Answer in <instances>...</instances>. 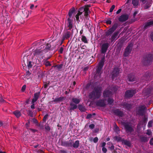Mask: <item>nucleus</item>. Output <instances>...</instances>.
Instances as JSON below:
<instances>
[{
  "label": "nucleus",
  "mask_w": 153,
  "mask_h": 153,
  "mask_svg": "<svg viewBox=\"0 0 153 153\" xmlns=\"http://www.w3.org/2000/svg\"><path fill=\"white\" fill-rule=\"evenodd\" d=\"M102 88L100 86L95 87L93 91L90 93L89 98L93 100L99 98L101 95Z\"/></svg>",
  "instance_id": "f257e3e1"
},
{
  "label": "nucleus",
  "mask_w": 153,
  "mask_h": 153,
  "mask_svg": "<svg viewBox=\"0 0 153 153\" xmlns=\"http://www.w3.org/2000/svg\"><path fill=\"white\" fill-rule=\"evenodd\" d=\"M81 40L82 41L84 42L85 43H87L88 42V41L86 37L83 35H82V38Z\"/></svg>",
  "instance_id": "4c0bfd02"
},
{
  "label": "nucleus",
  "mask_w": 153,
  "mask_h": 153,
  "mask_svg": "<svg viewBox=\"0 0 153 153\" xmlns=\"http://www.w3.org/2000/svg\"><path fill=\"white\" fill-rule=\"evenodd\" d=\"M152 1H150L149 2H148L144 6V9H146L149 8L151 6L152 4Z\"/></svg>",
  "instance_id": "bb28decb"
},
{
  "label": "nucleus",
  "mask_w": 153,
  "mask_h": 153,
  "mask_svg": "<svg viewBox=\"0 0 153 153\" xmlns=\"http://www.w3.org/2000/svg\"><path fill=\"white\" fill-rule=\"evenodd\" d=\"M67 26L69 28L68 29L71 30L73 27V20L70 18H69L67 19Z\"/></svg>",
  "instance_id": "412c9836"
},
{
  "label": "nucleus",
  "mask_w": 153,
  "mask_h": 153,
  "mask_svg": "<svg viewBox=\"0 0 153 153\" xmlns=\"http://www.w3.org/2000/svg\"><path fill=\"white\" fill-rule=\"evenodd\" d=\"M149 75H150V74H149L148 73H146L145 74V75H144V77L145 78V79H146V80H149V77H150Z\"/></svg>",
  "instance_id": "37998d69"
},
{
  "label": "nucleus",
  "mask_w": 153,
  "mask_h": 153,
  "mask_svg": "<svg viewBox=\"0 0 153 153\" xmlns=\"http://www.w3.org/2000/svg\"><path fill=\"white\" fill-rule=\"evenodd\" d=\"M92 115L91 114H88L86 117V118L87 119H89L91 118L92 117Z\"/></svg>",
  "instance_id": "3c124183"
},
{
  "label": "nucleus",
  "mask_w": 153,
  "mask_h": 153,
  "mask_svg": "<svg viewBox=\"0 0 153 153\" xmlns=\"http://www.w3.org/2000/svg\"><path fill=\"white\" fill-rule=\"evenodd\" d=\"M120 71V69L119 68L116 67L114 68L111 73L112 78V79H114L115 78L119 76Z\"/></svg>",
  "instance_id": "ddd939ff"
},
{
  "label": "nucleus",
  "mask_w": 153,
  "mask_h": 153,
  "mask_svg": "<svg viewBox=\"0 0 153 153\" xmlns=\"http://www.w3.org/2000/svg\"><path fill=\"white\" fill-rule=\"evenodd\" d=\"M123 143L125 145L129 147L131 145V143L130 142L126 140H124L123 141Z\"/></svg>",
  "instance_id": "f704fd0d"
},
{
  "label": "nucleus",
  "mask_w": 153,
  "mask_h": 153,
  "mask_svg": "<svg viewBox=\"0 0 153 153\" xmlns=\"http://www.w3.org/2000/svg\"><path fill=\"white\" fill-rule=\"evenodd\" d=\"M121 105L123 106V108L127 109V110H129L131 107V105L127 104L126 102H124Z\"/></svg>",
  "instance_id": "a878e982"
},
{
  "label": "nucleus",
  "mask_w": 153,
  "mask_h": 153,
  "mask_svg": "<svg viewBox=\"0 0 153 153\" xmlns=\"http://www.w3.org/2000/svg\"><path fill=\"white\" fill-rule=\"evenodd\" d=\"M136 92L135 89H130L127 90L125 93V97H131Z\"/></svg>",
  "instance_id": "f8f14e48"
},
{
  "label": "nucleus",
  "mask_w": 153,
  "mask_h": 153,
  "mask_svg": "<svg viewBox=\"0 0 153 153\" xmlns=\"http://www.w3.org/2000/svg\"><path fill=\"white\" fill-rule=\"evenodd\" d=\"M150 144L151 145H153V138H152L150 140Z\"/></svg>",
  "instance_id": "338daca9"
},
{
  "label": "nucleus",
  "mask_w": 153,
  "mask_h": 153,
  "mask_svg": "<svg viewBox=\"0 0 153 153\" xmlns=\"http://www.w3.org/2000/svg\"><path fill=\"white\" fill-rule=\"evenodd\" d=\"M140 140L142 142H147L149 139V138L147 136H143L140 137Z\"/></svg>",
  "instance_id": "c756f323"
},
{
  "label": "nucleus",
  "mask_w": 153,
  "mask_h": 153,
  "mask_svg": "<svg viewBox=\"0 0 153 153\" xmlns=\"http://www.w3.org/2000/svg\"><path fill=\"white\" fill-rule=\"evenodd\" d=\"M133 45L132 43L129 44L128 46L125 49V51L124 53V56L125 57H127L128 56L129 54L131 52L133 47Z\"/></svg>",
  "instance_id": "1a4fd4ad"
},
{
  "label": "nucleus",
  "mask_w": 153,
  "mask_h": 153,
  "mask_svg": "<svg viewBox=\"0 0 153 153\" xmlns=\"http://www.w3.org/2000/svg\"><path fill=\"white\" fill-rule=\"evenodd\" d=\"M107 101L108 104L111 105L114 102V100L112 98H109L107 100Z\"/></svg>",
  "instance_id": "a19ab883"
},
{
  "label": "nucleus",
  "mask_w": 153,
  "mask_h": 153,
  "mask_svg": "<svg viewBox=\"0 0 153 153\" xmlns=\"http://www.w3.org/2000/svg\"><path fill=\"white\" fill-rule=\"evenodd\" d=\"M70 105L71 106L70 108V110H74L76 109L77 108V105L74 104H73V103H70Z\"/></svg>",
  "instance_id": "c85d7f7f"
},
{
  "label": "nucleus",
  "mask_w": 153,
  "mask_h": 153,
  "mask_svg": "<svg viewBox=\"0 0 153 153\" xmlns=\"http://www.w3.org/2000/svg\"><path fill=\"white\" fill-rule=\"evenodd\" d=\"M105 101L106 99H105L100 100L96 102V105L100 107H105L106 105Z\"/></svg>",
  "instance_id": "4468645a"
},
{
  "label": "nucleus",
  "mask_w": 153,
  "mask_h": 153,
  "mask_svg": "<svg viewBox=\"0 0 153 153\" xmlns=\"http://www.w3.org/2000/svg\"><path fill=\"white\" fill-rule=\"evenodd\" d=\"M114 128H115V130L116 131H120V130H119V128L117 126V125H116V126H114Z\"/></svg>",
  "instance_id": "e2e57ef3"
},
{
  "label": "nucleus",
  "mask_w": 153,
  "mask_h": 153,
  "mask_svg": "<svg viewBox=\"0 0 153 153\" xmlns=\"http://www.w3.org/2000/svg\"><path fill=\"white\" fill-rule=\"evenodd\" d=\"M43 50H44V51L45 53L47 52L49 50H50V48L51 47V45L49 44H47L46 45H43Z\"/></svg>",
  "instance_id": "393cba45"
},
{
  "label": "nucleus",
  "mask_w": 153,
  "mask_h": 153,
  "mask_svg": "<svg viewBox=\"0 0 153 153\" xmlns=\"http://www.w3.org/2000/svg\"><path fill=\"white\" fill-rule=\"evenodd\" d=\"M118 89V87L117 86H113L111 88V90L112 91L116 92Z\"/></svg>",
  "instance_id": "79ce46f5"
},
{
  "label": "nucleus",
  "mask_w": 153,
  "mask_h": 153,
  "mask_svg": "<svg viewBox=\"0 0 153 153\" xmlns=\"http://www.w3.org/2000/svg\"><path fill=\"white\" fill-rule=\"evenodd\" d=\"M81 15L78 13L76 15L75 17L76 19V20L78 21L79 20V16L80 15Z\"/></svg>",
  "instance_id": "bf43d9fd"
},
{
  "label": "nucleus",
  "mask_w": 153,
  "mask_h": 153,
  "mask_svg": "<svg viewBox=\"0 0 153 153\" xmlns=\"http://www.w3.org/2000/svg\"><path fill=\"white\" fill-rule=\"evenodd\" d=\"M114 114L119 117H122L124 115V114L122 111H120L119 109H116L113 110Z\"/></svg>",
  "instance_id": "dca6fc26"
},
{
  "label": "nucleus",
  "mask_w": 153,
  "mask_h": 153,
  "mask_svg": "<svg viewBox=\"0 0 153 153\" xmlns=\"http://www.w3.org/2000/svg\"><path fill=\"white\" fill-rule=\"evenodd\" d=\"M146 133L148 135H150L151 134L152 131L151 130H147V131Z\"/></svg>",
  "instance_id": "5fc2aeb1"
},
{
  "label": "nucleus",
  "mask_w": 153,
  "mask_h": 153,
  "mask_svg": "<svg viewBox=\"0 0 153 153\" xmlns=\"http://www.w3.org/2000/svg\"><path fill=\"white\" fill-rule=\"evenodd\" d=\"M153 26V21H149L145 23L144 26L145 29H146L149 27Z\"/></svg>",
  "instance_id": "5701e85b"
},
{
  "label": "nucleus",
  "mask_w": 153,
  "mask_h": 153,
  "mask_svg": "<svg viewBox=\"0 0 153 153\" xmlns=\"http://www.w3.org/2000/svg\"><path fill=\"white\" fill-rule=\"evenodd\" d=\"M79 146V141L76 140L73 145V147L74 148H77Z\"/></svg>",
  "instance_id": "72a5a7b5"
},
{
  "label": "nucleus",
  "mask_w": 153,
  "mask_h": 153,
  "mask_svg": "<svg viewBox=\"0 0 153 153\" xmlns=\"http://www.w3.org/2000/svg\"><path fill=\"white\" fill-rule=\"evenodd\" d=\"M40 95V92H36L34 94V96L32 101L33 103H35L38 100Z\"/></svg>",
  "instance_id": "aec40b11"
},
{
  "label": "nucleus",
  "mask_w": 153,
  "mask_h": 153,
  "mask_svg": "<svg viewBox=\"0 0 153 153\" xmlns=\"http://www.w3.org/2000/svg\"><path fill=\"white\" fill-rule=\"evenodd\" d=\"M65 99V98L63 97H60L58 98H55L52 102H55L56 103H57L63 101Z\"/></svg>",
  "instance_id": "b1692460"
},
{
  "label": "nucleus",
  "mask_w": 153,
  "mask_h": 153,
  "mask_svg": "<svg viewBox=\"0 0 153 153\" xmlns=\"http://www.w3.org/2000/svg\"><path fill=\"white\" fill-rule=\"evenodd\" d=\"M105 58L104 56L101 58V59L99 63L96 71V73L94 76V78L95 79L97 78V76L98 77V78H100L101 76V71L104 65L105 62Z\"/></svg>",
  "instance_id": "f03ea898"
},
{
  "label": "nucleus",
  "mask_w": 153,
  "mask_h": 153,
  "mask_svg": "<svg viewBox=\"0 0 153 153\" xmlns=\"http://www.w3.org/2000/svg\"><path fill=\"white\" fill-rule=\"evenodd\" d=\"M48 114H46L45 115L43 118V121L44 122H45L46 120V119H48Z\"/></svg>",
  "instance_id": "c03bdc74"
},
{
  "label": "nucleus",
  "mask_w": 153,
  "mask_h": 153,
  "mask_svg": "<svg viewBox=\"0 0 153 153\" xmlns=\"http://www.w3.org/2000/svg\"><path fill=\"white\" fill-rule=\"evenodd\" d=\"M108 145H109V147L111 150H113L114 149V146L113 144L111 142H108L107 143Z\"/></svg>",
  "instance_id": "473e14b6"
},
{
  "label": "nucleus",
  "mask_w": 153,
  "mask_h": 153,
  "mask_svg": "<svg viewBox=\"0 0 153 153\" xmlns=\"http://www.w3.org/2000/svg\"><path fill=\"white\" fill-rule=\"evenodd\" d=\"M94 127L95 125L93 124H91L89 126V127L91 129H93L94 128Z\"/></svg>",
  "instance_id": "603ef678"
},
{
  "label": "nucleus",
  "mask_w": 153,
  "mask_h": 153,
  "mask_svg": "<svg viewBox=\"0 0 153 153\" xmlns=\"http://www.w3.org/2000/svg\"><path fill=\"white\" fill-rule=\"evenodd\" d=\"M146 108L144 105H141L138 108L137 114L139 115L143 116L145 114V110Z\"/></svg>",
  "instance_id": "9b49d317"
},
{
  "label": "nucleus",
  "mask_w": 153,
  "mask_h": 153,
  "mask_svg": "<svg viewBox=\"0 0 153 153\" xmlns=\"http://www.w3.org/2000/svg\"><path fill=\"white\" fill-rule=\"evenodd\" d=\"M31 103L32 105L31 106V108L32 109L35 108L34 103H33L32 101L31 102Z\"/></svg>",
  "instance_id": "0e129e2a"
},
{
  "label": "nucleus",
  "mask_w": 153,
  "mask_h": 153,
  "mask_svg": "<svg viewBox=\"0 0 153 153\" xmlns=\"http://www.w3.org/2000/svg\"><path fill=\"white\" fill-rule=\"evenodd\" d=\"M132 4L135 7L137 6L139 4V0H132Z\"/></svg>",
  "instance_id": "c9c22d12"
},
{
  "label": "nucleus",
  "mask_w": 153,
  "mask_h": 153,
  "mask_svg": "<svg viewBox=\"0 0 153 153\" xmlns=\"http://www.w3.org/2000/svg\"><path fill=\"white\" fill-rule=\"evenodd\" d=\"M103 95L104 97H109L112 95V92L107 89L104 91Z\"/></svg>",
  "instance_id": "f3484780"
},
{
  "label": "nucleus",
  "mask_w": 153,
  "mask_h": 153,
  "mask_svg": "<svg viewBox=\"0 0 153 153\" xmlns=\"http://www.w3.org/2000/svg\"><path fill=\"white\" fill-rule=\"evenodd\" d=\"M128 15L127 14H123L120 16L118 19L120 22H124L128 19Z\"/></svg>",
  "instance_id": "2eb2a0df"
},
{
  "label": "nucleus",
  "mask_w": 153,
  "mask_h": 153,
  "mask_svg": "<svg viewBox=\"0 0 153 153\" xmlns=\"http://www.w3.org/2000/svg\"><path fill=\"white\" fill-rule=\"evenodd\" d=\"M63 65L60 64L59 65H57L55 66L56 67H57V68L59 70L62 68Z\"/></svg>",
  "instance_id": "8fccbe9b"
},
{
  "label": "nucleus",
  "mask_w": 153,
  "mask_h": 153,
  "mask_svg": "<svg viewBox=\"0 0 153 153\" xmlns=\"http://www.w3.org/2000/svg\"><path fill=\"white\" fill-rule=\"evenodd\" d=\"M127 80L130 82H133L136 80V78L132 74H129L127 77Z\"/></svg>",
  "instance_id": "4be33fe9"
},
{
  "label": "nucleus",
  "mask_w": 153,
  "mask_h": 153,
  "mask_svg": "<svg viewBox=\"0 0 153 153\" xmlns=\"http://www.w3.org/2000/svg\"><path fill=\"white\" fill-rule=\"evenodd\" d=\"M72 100L73 102L76 104L79 103L80 101V100L79 99L76 98H72Z\"/></svg>",
  "instance_id": "7c9ffc66"
},
{
  "label": "nucleus",
  "mask_w": 153,
  "mask_h": 153,
  "mask_svg": "<svg viewBox=\"0 0 153 153\" xmlns=\"http://www.w3.org/2000/svg\"><path fill=\"white\" fill-rule=\"evenodd\" d=\"M75 11V9L74 8H73L71 9L69 11V13H68V15L70 17V18H71V16H72V15L73 13Z\"/></svg>",
  "instance_id": "2f4dec72"
},
{
  "label": "nucleus",
  "mask_w": 153,
  "mask_h": 153,
  "mask_svg": "<svg viewBox=\"0 0 153 153\" xmlns=\"http://www.w3.org/2000/svg\"><path fill=\"white\" fill-rule=\"evenodd\" d=\"M22 12L25 17H28V12L27 10H24L22 11Z\"/></svg>",
  "instance_id": "e433bc0d"
},
{
  "label": "nucleus",
  "mask_w": 153,
  "mask_h": 153,
  "mask_svg": "<svg viewBox=\"0 0 153 153\" xmlns=\"http://www.w3.org/2000/svg\"><path fill=\"white\" fill-rule=\"evenodd\" d=\"M98 138L97 137H95L93 139V140L94 143H96L98 141Z\"/></svg>",
  "instance_id": "6e6d98bb"
},
{
  "label": "nucleus",
  "mask_w": 153,
  "mask_h": 153,
  "mask_svg": "<svg viewBox=\"0 0 153 153\" xmlns=\"http://www.w3.org/2000/svg\"><path fill=\"white\" fill-rule=\"evenodd\" d=\"M45 65L46 66H48L51 65V64L49 61H47L45 63Z\"/></svg>",
  "instance_id": "4d7b16f0"
},
{
  "label": "nucleus",
  "mask_w": 153,
  "mask_h": 153,
  "mask_svg": "<svg viewBox=\"0 0 153 153\" xmlns=\"http://www.w3.org/2000/svg\"><path fill=\"white\" fill-rule=\"evenodd\" d=\"M119 33V32L118 31H116L111 36V38L109 39L111 40V42H113L117 39V37Z\"/></svg>",
  "instance_id": "6ab92c4d"
},
{
  "label": "nucleus",
  "mask_w": 153,
  "mask_h": 153,
  "mask_svg": "<svg viewBox=\"0 0 153 153\" xmlns=\"http://www.w3.org/2000/svg\"><path fill=\"white\" fill-rule=\"evenodd\" d=\"M27 66L28 69L32 67V65L31 64V61L28 62V63H27Z\"/></svg>",
  "instance_id": "a18cd8bd"
},
{
  "label": "nucleus",
  "mask_w": 153,
  "mask_h": 153,
  "mask_svg": "<svg viewBox=\"0 0 153 153\" xmlns=\"http://www.w3.org/2000/svg\"><path fill=\"white\" fill-rule=\"evenodd\" d=\"M114 139L118 142H119L121 141V138L119 136H116L114 137Z\"/></svg>",
  "instance_id": "ea45409f"
},
{
  "label": "nucleus",
  "mask_w": 153,
  "mask_h": 153,
  "mask_svg": "<svg viewBox=\"0 0 153 153\" xmlns=\"http://www.w3.org/2000/svg\"><path fill=\"white\" fill-rule=\"evenodd\" d=\"M13 113L17 118L21 116V113L19 111H15L13 112Z\"/></svg>",
  "instance_id": "cd10ccee"
},
{
  "label": "nucleus",
  "mask_w": 153,
  "mask_h": 153,
  "mask_svg": "<svg viewBox=\"0 0 153 153\" xmlns=\"http://www.w3.org/2000/svg\"><path fill=\"white\" fill-rule=\"evenodd\" d=\"M35 151L36 153H44L40 149L36 150Z\"/></svg>",
  "instance_id": "864d4df0"
},
{
  "label": "nucleus",
  "mask_w": 153,
  "mask_h": 153,
  "mask_svg": "<svg viewBox=\"0 0 153 153\" xmlns=\"http://www.w3.org/2000/svg\"><path fill=\"white\" fill-rule=\"evenodd\" d=\"M115 7V5H113L110 9L109 12L111 13L113 11Z\"/></svg>",
  "instance_id": "49530a36"
},
{
  "label": "nucleus",
  "mask_w": 153,
  "mask_h": 153,
  "mask_svg": "<svg viewBox=\"0 0 153 153\" xmlns=\"http://www.w3.org/2000/svg\"><path fill=\"white\" fill-rule=\"evenodd\" d=\"M78 108L81 111L84 112L85 111V108L82 105H79Z\"/></svg>",
  "instance_id": "58836bf2"
},
{
  "label": "nucleus",
  "mask_w": 153,
  "mask_h": 153,
  "mask_svg": "<svg viewBox=\"0 0 153 153\" xmlns=\"http://www.w3.org/2000/svg\"><path fill=\"white\" fill-rule=\"evenodd\" d=\"M71 30L66 29L64 31L62 35V39L64 40L68 39L72 35L73 32Z\"/></svg>",
  "instance_id": "0eeeda50"
},
{
  "label": "nucleus",
  "mask_w": 153,
  "mask_h": 153,
  "mask_svg": "<svg viewBox=\"0 0 153 153\" xmlns=\"http://www.w3.org/2000/svg\"><path fill=\"white\" fill-rule=\"evenodd\" d=\"M153 58V55L150 53L147 54L144 56L142 62L145 65H149L152 62Z\"/></svg>",
  "instance_id": "20e7f679"
},
{
  "label": "nucleus",
  "mask_w": 153,
  "mask_h": 153,
  "mask_svg": "<svg viewBox=\"0 0 153 153\" xmlns=\"http://www.w3.org/2000/svg\"><path fill=\"white\" fill-rule=\"evenodd\" d=\"M26 88V85H23L21 89L22 91L23 92L25 90Z\"/></svg>",
  "instance_id": "13d9d810"
},
{
  "label": "nucleus",
  "mask_w": 153,
  "mask_h": 153,
  "mask_svg": "<svg viewBox=\"0 0 153 153\" xmlns=\"http://www.w3.org/2000/svg\"><path fill=\"white\" fill-rule=\"evenodd\" d=\"M152 123L153 122L152 121H149L148 124V127L149 128L152 127Z\"/></svg>",
  "instance_id": "09e8293b"
},
{
  "label": "nucleus",
  "mask_w": 153,
  "mask_h": 153,
  "mask_svg": "<svg viewBox=\"0 0 153 153\" xmlns=\"http://www.w3.org/2000/svg\"><path fill=\"white\" fill-rule=\"evenodd\" d=\"M45 128L46 130L48 131H49L50 130V127L48 125L45 126Z\"/></svg>",
  "instance_id": "052dcab7"
},
{
  "label": "nucleus",
  "mask_w": 153,
  "mask_h": 153,
  "mask_svg": "<svg viewBox=\"0 0 153 153\" xmlns=\"http://www.w3.org/2000/svg\"><path fill=\"white\" fill-rule=\"evenodd\" d=\"M150 37L152 41L153 42V31L151 33L150 35Z\"/></svg>",
  "instance_id": "de8ad7c7"
},
{
  "label": "nucleus",
  "mask_w": 153,
  "mask_h": 153,
  "mask_svg": "<svg viewBox=\"0 0 153 153\" xmlns=\"http://www.w3.org/2000/svg\"><path fill=\"white\" fill-rule=\"evenodd\" d=\"M112 22L111 20H108L106 22V23L107 24L110 25L111 24Z\"/></svg>",
  "instance_id": "774afa93"
},
{
  "label": "nucleus",
  "mask_w": 153,
  "mask_h": 153,
  "mask_svg": "<svg viewBox=\"0 0 153 153\" xmlns=\"http://www.w3.org/2000/svg\"><path fill=\"white\" fill-rule=\"evenodd\" d=\"M83 12H84V16L85 17L86 19H88V15L90 12L89 9L88 7L85 6L80 7L79 9L78 13L82 14Z\"/></svg>",
  "instance_id": "39448f33"
},
{
  "label": "nucleus",
  "mask_w": 153,
  "mask_h": 153,
  "mask_svg": "<svg viewBox=\"0 0 153 153\" xmlns=\"http://www.w3.org/2000/svg\"><path fill=\"white\" fill-rule=\"evenodd\" d=\"M118 27V24L117 23H114L112 26L111 28H110L105 33V35L108 36L113 33L116 29Z\"/></svg>",
  "instance_id": "6e6552de"
},
{
  "label": "nucleus",
  "mask_w": 153,
  "mask_h": 153,
  "mask_svg": "<svg viewBox=\"0 0 153 153\" xmlns=\"http://www.w3.org/2000/svg\"><path fill=\"white\" fill-rule=\"evenodd\" d=\"M102 152L104 153H105L107 151V149L106 148H105V147H102Z\"/></svg>",
  "instance_id": "680f3d73"
},
{
  "label": "nucleus",
  "mask_w": 153,
  "mask_h": 153,
  "mask_svg": "<svg viewBox=\"0 0 153 153\" xmlns=\"http://www.w3.org/2000/svg\"><path fill=\"white\" fill-rule=\"evenodd\" d=\"M148 120L147 117L145 115H144L142 121H141L138 124L137 127H139L141 125H145Z\"/></svg>",
  "instance_id": "a211bd4d"
},
{
  "label": "nucleus",
  "mask_w": 153,
  "mask_h": 153,
  "mask_svg": "<svg viewBox=\"0 0 153 153\" xmlns=\"http://www.w3.org/2000/svg\"><path fill=\"white\" fill-rule=\"evenodd\" d=\"M63 48L62 47H61L59 49V52L60 53H62L63 52Z\"/></svg>",
  "instance_id": "69168bd1"
},
{
  "label": "nucleus",
  "mask_w": 153,
  "mask_h": 153,
  "mask_svg": "<svg viewBox=\"0 0 153 153\" xmlns=\"http://www.w3.org/2000/svg\"><path fill=\"white\" fill-rule=\"evenodd\" d=\"M123 125L127 133H131L134 131L133 127L130 123L127 122H124L123 123Z\"/></svg>",
  "instance_id": "423d86ee"
},
{
  "label": "nucleus",
  "mask_w": 153,
  "mask_h": 153,
  "mask_svg": "<svg viewBox=\"0 0 153 153\" xmlns=\"http://www.w3.org/2000/svg\"><path fill=\"white\" fill-rule=\"evenodd\" d=\"M36 44V45L40 46L33 51V54L34 56H39L42 55L43 54L45 53V52L44 51V50L43 49L44 47L42 44V42L41 41L39 42Z\"/></svg>",
  "instance_id": "7ed1b4c3"
},
{
  "label": "nucleus",
  "mask_w": 153,
  "mask_h": 153,
  "mask_svg": "<svg viewBox=\"0 0 153 153\" xmlns=\"http://www.w3.org/2000/svg\"><path fill=\"white\" fill-rule=\"evenodd\" d=\"M109 47V44L108 43L106 42L103 43L101 47L100 52L101 53L104 54L105 55Z\"/></svg>",
  "instance_id": "9d476101"
}]
</instances>
